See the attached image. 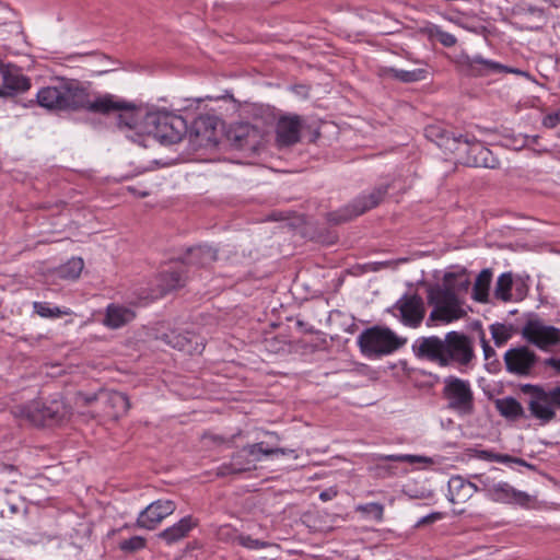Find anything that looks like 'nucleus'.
Masks as SVG:
<instances>
[{"label": "nucleus", "instance_id": "a211bd4d", "mask_svg": "<svg viewBox=\"0 0 560 560\" xmlns=\"http://www.w3.org/2000/svg\"><path fill=\"white\" fill-rule=\"evenodd\" d=\"M176 504L172 500H156L149 504L137 518V525L145 529H154L165 517L173 514Z\"/></svg>", "mask_w": 560, "mask_h": 560}, {"label": "nucleus", "instance_id": "37998d69", "mask_svg": "<svg viewBox=\"0 0 560 560\" xmlns=\"http://www.w3.org/2000/svg\"><path fill=\"white\" fill-rule=\"evenodd\" d=\"M559 124H560V108L557 112L547 115L542 120V125L547 128H555Z\"/></svg>", "mask_w": 560, "mask_h": 560}, {"label": "nucleus", "instance_id": "39448f33", "mask_svg": "<svg viewBox=\"0 0 560 560\" xmlns=\"http://www.w3.org/2000/svg\"><path fill=\"white\" fill-rule=\"evenodd\" d=\"M406 341L389 328L378 326L365 329L358 338L362 353L369 357L390 354L401 348Z\"/></svg>", "mask_w": 560, "mask_h": 560}, {"label": "nucleus", "instance_id": "e2e57ef3", "mask_svg": "<svg viewBox=\"0 0 560 560\" xmlns=\"http://www.w3.org/2000/svg\"><path fill=\"white\" fill-rule=\"evenodd\" d=\"M5 469L13 470V466H5Z\"/></svg>", "mask_w": 560, "mask_h": 560}, {"label": "nucleus", "instance_id": "ea45409f", "mask_svg": "<svg viewBox=\"0 0 560 560\" xmlns=\"http://www.w3.org/2000/svg\"><path fill=\"white\" fill-rule=\"evenodd\" d=\"M144 546H145V540H144V538H142L140 536H133L127 540H124L120 544L121 550L130 551V552L140 550Z\"/></svg>", "mask_w": 560, "mask_h": 560}, {"label": "nucleus", "instance_id": "4c0bfd02", "mask_svg": "<svg viewBox=\"0 0 560 560\" xmlns=\"http://www.w3.org/2000/svg\"><path fill=\"white\" fill-rule=\"evenodd\" d=\"M355 510L363 515L372 516L377 522L383 521L384 506L381 503L372 502L368 504H361L358 505Z\"/></svg>", "mask_w": 560, "mask_h": 560}, {"label": "nucleus", "instance_id": "0e129e2a", "mask_svg": "<svg viewBox=\"0 0 560 560\" xmlns=\"http://www.w3.org/2000/svg\"><path fill=\"white\" fill-rule=\"evenodd\" d=\"M2 23H4V22H3V21H2V19L0 18V24H2Z\"/></svg>", "mask_w": 560, "mask_h": 560}, {"label": "nucleus", "instance_id": "864d4df0", "mask_svg": "<svg viewBox=\"0 0 560 560\" xmlns=\"http://www.w3.org/2000/svg\"><path fill=\"white\" fill-rule=\"evenodd\" d=\"M337 495V491L335 490H326V491H323L320 494H319V499L324 502L328 501V500H331L334 497Z\"/></svg>", "mask_w": 560, "mask_h": 560}, {"label": "nucleus", "instance_id": "20e7f679", "mask_svg": "<svg viewBox=\"0 0 560 560\" xmlns=\"http://www.w3.org/2000/svg\"><path fill=\"white\" fill-rule=\"evenodd\" d=\"M91 113L107 115L118 113L117 124L119 128H128L143 133L141 127L147 113L133 103L121 100L113 94L94 96Z\"/></svg>", "mask_w": 560, "mask_h": 560}, {"label": "nucleus", "instance_id": "393cba45", "mask_svg": "<svg viewBox=\"0 0 560 560\" xmlns=\"http://www.w3.org/2000/svg\"><path fill=\"white\" fill-rule=\"evenodd\" d=\"M135 317L136 313L132 308L119 304H109L103 323L108 328L118 329L132 322Z\"/></svg>", "mask_w": 560, "mask_h": 560}, {"label": "nucleus", "instance_id": "2eb2a0df", "mask_svg": "<svg viewBox=\"0 0 560 560\" xmlns=\"http://www.w3.org/2000/svg\"><path fill=\"white\" fill-rule=\"evenodd\" d=\"M446 366L451 362L468 364L474 358V350L470 339L464 334L451 331L445 335Z\"/></svg>", "mask_w": 560, "mask_h": 560}, {"label": "nucleus", "instance_id": "052dcab7", "mask_svg": "<svg viewBox=\"0 0 560 560\" xmlns=\"http://www.w3.org/2000/svg\"><path fill=\"white\" fill-rule=\"evenodd\" d=\"M10 510H11V512H12V513H15V512H16V508H15L14 505H11V506H10Z\"/></svg>", "mask_w": 560, "mask_h": 560}, {"label": "nucleus", "instance_id": "4be33fe9", "mask_svg": "<svg viewBox=\"0 0 560 560\" xmlns=\"http://www.w3.org/2000/svg\"><path fill=\"white\" fill-rule=\"evenodd\" d=\"M478 490L475 483L464 479L462 476H453L448 481V500L453 504H464Z\"/></svg>", "mask_w": 560, "mask_h": 560}, {"label": "nucleus", "instance_id": "bb28decb", "mask_svg": "<svg viewBox=\"0 0 560 560\" xmlns=\"http://www.w3.org/2000/svg\"><path fill=\"white\" fill-rule=\"evenodd\" d=\"M214 133V119L209 116L198 117L189 131V138L198 141L199 145L212 140Z\"/></svg>", "mask_w": 560, "mask_h": 560}, {"label": "nucleus", "instance_id": "9b49d317", "mask_svg": "<svg viewBox=\"0 0 560 560\" xmlns=\"http://www.w3.org/2000/svg\"><path fill=\"white\" fill-rule=\"evenodd\" d=\"M228 137L234 148L246 153H256L265 143L262 131L245 122L232 126Z\"/></svg>", "mask_w": 560, "mask_h": 560}, {"label": "nucleus", "instance_id": "58836bf2", "mask_svg": "<svg viewBox=\"0 0 560 560\" xmlns=\"http://www.w3.org/2000/svg\"><path fill=\"white\" fill-rule=\"evenodd\" d=\"M490 330L498 347H501L511 338V330L503 324H493L490 326Z\"/></svg>", "mask_w": 560, "mask_h": 560}, {"label": "nucleus", "instance_id": "473e14b6", "mask_svg": "<svg viewBox=\"0 0 560 560\" xmlns=\"http://www.w3.org/2000/svg\"><path fill=\"white\" fill-rule=\"evenodd\" d=\"M383 75L408 83V82H415V81H419V80L423 79L424 70L415 69L411 71H407V70H398V69H394V68H385V69H383Z\"/></svg>", "mask_w": 560, "mask_h": 560}, {"label": "nucleus", "instance_id": "dca6fc26", "mask_svg": "<svg viewBox=\"0 0 560 560\" xmlns=\"http://www.w3.org/2000/svg\"><path fill=\"white\" fill-rule=\"evenodd\" d=\"M424 136L428 140L452 154L459 152L462 147H467V143L462 142L464 136H456L446 125L440 121L428 125L424 129Z\"/></svg>", "mask_w": 560, "mask_h": 560}, {"label": "nucleus", "instance_id": "09e8293b", "mask_svg": "<svg viewBox=\"0 0 560 560\" xmlns=\"http://www.w3.org/2000/svg\"><path fill=\"white\" fill-rule=\"evenodd\" d=\"M443 517V514L441 512H434V513H431L424 517H422L419 522H418V525H423V524H430V523H433L438 520H441Z\"/></svg>", "mask_w": 560, "mask_h": 560}, {"label": "nucleus", "instance_id": "3c124183", "mask_svg": "<svg viewBox=\"0 0 560 560\" xmlns=\"http://www.w3.org/2000/svg\"><path fill=\"white\" fill-rule=\"evenodd\" d=\"M481 342H482L485 358H486V360H488L491 357H493L495 354V352L485 338L481 339Z\"/></svg>", "mask_w": 560, "mask_h": 560}, {"label": "nucleus", "instance_id": "9d476101", "mask_svg": "<svg viewBox=\"0 0 560 560\" xmlns=\"http://www.w3.org/2000/svg\"><path fill=\"white\" fill-rule=\"evenodd\" d=\"M462 142L467 143V147H462L459 152H455V155L463 164L472 167L488 168H494L498 166L499 162L492 152L475 138L470 139L467 136H464Z\"/></svg>", "mask_w": 560, "mask_h": 560}, {"label": "nucleus", "instance_id": "c85d7f7f", "mask_svg": "<svg viewBox=\"0 0 560 560\" xmlns=\"http://www.w3.org/2000/svg\"><path fill=\"white\" fill-rule=\"evenodd\" d=\"M217 260V250L213 249L210 246H197L194 248H190L187 257L186 262L188 265H195V266H208Z\"/></svg>", "mask_w": 560, "mask_h": 560}, {"label": "nucleus", "instance_id": "13d9d810", "mask_svg": "<svg viewBox=\"0 0 560 560\" xmlns=\"http://www.w3.org/2000/svg\"><path fill=\"white\" fill-rule=\"evenodd\" d=\"M129 190L137 194L139 197H147L149 195L147 191H137L133 188H129Z\"/></svg>", "mask_w": 560, "mask_h": 560}, {"label": "nucleus", "instance_id": "4d7b16f0", "mask_svg": "<svg viewBox=\"0 0 560 560\" xmlns=\"http://www.w3.org/2000/svg\"><path fill=\"white\" fill-rule=\"evenodd\" d=\"M11 96V92H9L4 86L0 88V97Z\"/></svg>", "mask_w": 560, "mask_h": 560}, {"label": "nucleus", "instance_id": "4468645a", "mask_svg": "<svg viewBox=\"0 0 560 560\" xmlns=\"http://www.w3.org/2000/svg\"><path fill=\"white\" fill-rule=\"evenodd\" d=\"M481 490L495 502L526 505L530 501V497L526 492L514 489L508 482H494L486 478L481 480Z\"/></svg>", "mask_w": 560, "mask_h": 560}, {"label": "nucleus", "instance_id": "f704fd0d", "mask_svg": "<svg viewBox=\"0 0 560 560\" xmlns=\"http://www.w3.org/2000/svg\"><path fill=\"white\" fill-rule=\"evenodd\" d=\"M163 292H168L184 285L185 278L178 270L165 271L161 276Z\"/></svg>", "mask_w": 560, "mask_h": 560}, {"label": "nucleus", "instance_id": "bf43d9fd", "mask_svg": "<svg viewBox=\"0 0 560 560\" xmlns=\"http://www.w3.org/2000/svg\"><path fill=\"white\" fill-rule=\"evenodd\" d=\"M0 12L1 13H5L7 12L5 7L1 2H0Z\"/></svg>", "mask_w": 560, "mask_h": 560}, {"label": "nucleus", "instance_id": "ddd939ff", "mask_svg": "<svg viewBox=\"0 0 560 560\" xmlns=\"http://www.w3.org/2000/svg\"><path fill=\"white\" fill-rule=\"evenodd\" d=\"M399 312L401 323L408 327L417 328L425 315L423 299L418 294H405L394 305Z\"/></svg>", "mask_w": 560, "mask_h": 560}, {"label": "nucleus", "instance_id": "1a4fd4ad", "mask_svg": "<svg viewBox=\"0 0 560 560\" xmlns=\"http://www.w3.org/2000/svg\"><path fill=\"white\" fill-rule=\"evenodd\" d=\"M262 455V442L244 446L241 451L232 455L229 464H223L218 468V476H229L249 471L256 468V462L260 460Z\"/></svg>", "mask_w": 560, "mask_h": 560}, {"label": "nucleus", "instance_id": "aec40b11", "mask_svg": "<svg viewBox=\"0 0 560 560\" xmlns=\"http://www.w3.org/2000/svg\"><path fill=\"white\" fill-rule=\"evenodd\" d=\"M463 65H464L466 71L470 75H475V77L488 75L492 72H500V71H506V72L526 75V73L521 70L510 69L501 63H498V62H494V61H491L488 59H483L480 56H476V57H471V58L467 57L464 60Z\"/></svg>", "mask_w": 560, "mask_h": 560}, {"label": "nucleus", "instance_id": "0eeeda50", "mask_svg": "<svg viewBox=\"0 0 560 560\" xmlns=\"http://www.w3.org/2000/svg\"><path fill=\"white\" fill-rule=\"evenodd\" d=\"M522 336L529 343L540 350L548 351L560 345V329L546 325L541 319L534 318L526 322L522 328Z\"/></svg>", "mask_w": 560, "mask_h": 560}, {"label": "nucleus", "instance_id": "de8ad7c7", "mask_svg": "<svg viewBox=\"0 0 560 560\" xmlns=\"http://www.w3.org/2000/svg\"><path fill=\"white\" fill-rule=\"evenodd\" d=\"M402 462L409 463V464H416V463H430L431 459L423 456L418 455H402L400 458Z\"/></svg>", "mask_w": 560, "mask_h": 560}, {"label": "nucleus", "instance_id": "c756f323", "mask_svg": "<svg viewBox=\"0 0 560 560\" xmlns=\"http://www.w3.org/2000/svg\"><path fill=\"white\" fill-rule=\"evenodd\" d=\"M492 280V272L490 269H483L477 276L474 289L472 298L480 303L489 302V288Z\"/></svg>", "mask_w": 560, "mask_h": 560}, {"label": "nucleus", "instance_id": "a19ab883", "mask_svg": "<svg viewBox=\"0 0 560 560\" xmlns=\"http://www.w3.org/2000/svg\"><path fill=\"white\" fill-rule=\"evenodd\" d=\"M434 36L439 39V42L445 47H452L456 44V37L447 32H444L440 28H435Z\"/></svg>", "mask_w": 560, "mask_h": 560}, {"label": "nucleus", "instance_id": "f8f14e48", "mask_svg": "<svg viewBox=\"0 0 560 560\" xmlns=\"http://www.w3.org/2000/svg\"><path fill=\"white\" fill-rule=\"evenodd\" d=\"M536 353L526 346L509 349L504 353L506 371L518 376H529L537 363Z\"/></svg>", "mask_w": 560, "mask_h": 560}, {"label": "nucleus", "instance_id": "412c9836", "mask_svg": "<svg viewBox=\"0 0 560 560\" xmlns=\"http://www.w3.org/2000/svg\"><path fill=\"white\" fill-rule=\"evenodd\" d=\"M161 339L166 345L190 354L201 353L205 348L202 342H198V337L190 332L183 335L176 330H171L170 332L163 334Z\"/></svg>", "mask_w": 560, "mask_h": 560}, {"label": "nucleus", "instance_id": "5fc2aeb1", "mask_svg": "<svg viewBox=\"0 0 560 560\" xmlns=\"http://www.w3.org/2000/svg\"><path fill=\"white\" fill-rule=\"evenodd\" d=\"M545 363L560 372V359L549 358L545 361Z\"/></svg>", "mask_w": 560, "mask_h": 560}, {"label": "nucleus", "instance_id": "c9c22d12", "mask_svg": "<svg viewBox=\"0 0 560 560\" xmlns=\"http://www.w3.org/2000/svg\"><path fill=\"white\" fill-rule=\"evenodd\" d=\"M236 542L247 549L270 548L276 551L271 555H276L280 550V546L277 544L254 539L248 535H238L236 537Z\"/></svg>", "mask_w": 560, "mask_h": 560}, {"label": "nucleus", "instance_id": "7c9ffc66", "mask_svg": "<svg viewBox=\"0 0 560 560\" xmlns=\"http://www.w3.org/2000/svg\"><path fill=\"white\" fill-rule=\"evenodd\" d=\"M495 408L501 416L516 420L524 416L525 411L521 402L513 397H504L495 400Z\"/></svg>", "mask_w": 560, "mask_h": 560}, {"label": "nucleus", "instance_id": "603ef678", "mask_svg": "<svg viewBox=\"0 0 560 560\" xmlns=\"http://www.w3.org/2000/svg\"><path fill=\"white\" fill-rule=\"evenodd\" d=\"M476 455L480 459H486V460H491V462L494 460V456H495L494 453H492L490 451H486V450L476 451Z\"/></svg>", "mask_w": 560, "mask_h": 560}, {"label": "nucleus", "instance_id": "423d86ee", "mask_svg": "<svg viewBox=\"0 0 560 560\" xmlns=\"http://www.w3.org/2000/svg\"><path fill=\"white\" fill-rule=\"evenodd\" d=\"M443 385L442 396L448 409L459 416L474 412V393L468 381L451 375L444 378Z\"/></svg>", "mask_w": 560, "mask_h": 560}, {"label": "nucleus", "instance_id": "79ce46f5", "mask_svg": "<svg viewBox=\"0 0 560 560\" xmlns=\"http://www.w3.org/2000/svg\"><path fill=\"white\" fill-rule=\"evenodd\" d=\"M237 536L235 530L229 525L222 526L218 530V538L223 541H236Z\"/></svg>", "mask_w": 560, "mask_h": 560}, {"label": "nucleus", "instance_id": "680f3d73", "mask_svg": "<svg viewBox=\"0 0 560 560\" xmlns=\"http://www.w3.org/2000/svg\"><path fill=\"white\" fill-rule=\"evenodd\" d=\"M271 436H273L275 439L279 440V436L277 433H269Z\"/></svg>", "mask_w": 560, "mask_h": 560}, {"label": "nucleus", "instance_id": "5701e85b", "mask_svg": "<svg viewBox=\"0 0 560 560\" xmlns=\"http://www.w3.org/2000/svg\"><path fill=\"white\" fill-rule=\"evenodd\" d=\"M387 194V186L382 185L374 188L368 195H362L357 198L350 206L351 213L346 215L343 220L351 219L352 217H358L365 211L376 207Z\"/></svg>", "mask_w": 560, "mask_h": 560}, {"label": "nucleus", "instance_id": "f3484780", "mask_svg": "<svg viewBox=\"0 0 560 560\" xmlns=\"http://www.w3.org/2000/svg\"><path fill=\"white\" fill-rule=\"evenodd\" d=\"M445 347V338L441 339L436 336L421 337L413 342L412 351L419 359L446 366Z\"/></svg>", "mask_w": 560, "mask_h": 560}, {"label": "nucleus", "instance_id": "a878e982", "mask_svg": "<svg viewBox=\"0 0 560 560\" xmlns=\"http://www.w3.org/2000/svg\"><path fill=\"white\" fill-rule=\"evenodd\" d=\"M3 86L11 92V95L18 92H25L31 88V81L20 72L19 69L10 66H3L0 69Z\"/></svg>", "mask_w": 560, "mask_h": 560}, {"label": "nucleus", "instance_id": "cd10ccee", "mask_svg": "<svg viewBox=\"0 0 560 560\" xmlns=\"http://www.w3.org/2000/svg\"><path fill=\"white\" fill-rule=\"evenodd\" d=\"M195 526L196 523L194 520L190 516H186L173 526L162 530L159 534V537L165 540L166 544L171 545L185 538Z\"/></svg>", "mask_w": 560, "mask_h": 560}, {"label": "nucleus", "instance_id": "f03ea898", "mask_svg": "<svg viewBox=\"0 0 560 560\" xmlns=\"http://www.w3.org/2000/svg\"><path fill=\"white\" fill-rule=\"evenodd\" d=\"M52 85L42 88L36 94L37 104L49 110L91 112L93 100L86 86L73 79L58 78Z\"/></svg>", "mask_w": 560, "mask_h": 560}, {"label": "nucleus", "instance_id": "b1692460", "mask_svg": "<svg viewBox=\"0 0 560 560\" xmlns=\"http://www.w3.org/2000/svg\"><path fill=\"white\" fill-rule=\"evenodd\" d=\"M101 400L105 404L106 413L116 419L126 415L130 408L129 398L120 392L102 390Z\"/></svg>", "mask_w": 560, "mask_h": 560}, {"label": "nucleus", "instance_id": "c03bdc74", "mask_svg": "<svg viewBox=\"0 0 560 560\" xmlns=\"http://www.w3.org/2000/svg\"><path fill=\"white\" fill-rule=\"evenodd\" d=\"M101 394H102V390L98 392L97 394H93V395L79 394L78 398H77V402L82 404V405H90L93 401L101 399Z\"/></svg>", "mask_w": 560, "mask_h": 560}, {"label": "nucleus", "instance_id": "49530a36", "mask_svg": "<svg viewBox=\"0 0 560 560\" xmlns=\"http://www.w3.org/2000/svg\"><path fill=\"white\" fill-rule=\"evenodd\" d=\"M493 462H499V463H516V464H520V465H526V463L523 459L514 458V457H512L510 455H504V454H495Z\"/></svg>", "mask_w": 560, "mask_h": 560}, {"label": "nucleus", "instance_id": "e433bc0d", "mask_svg": "<svg viewBox=\"0 0 560 560\" xmlns=\"http://www.w3.org/2000/svg\"><path fill=\"white\" fill-rule=\"evenodd\" d=\"M35 312L42 317H60L62 315H70L71 312L69 310H60L59 307H51L50 304L45 302H35L34 303Z\"/></svg>", "mask_w": 560, "mask_h": 560}, {"label": "nucleus", "instance_id": "6e6d98bb", "mask_svg": "<svg viewBox=\"0 0 560 560\" xmlns=\"http://www.w3.org/2000/svg\"><path fill=\"white\" fill-rule=\"evenodd\" d=\"M401 457H402V455H387V456H384V459L392 460V462H402V459H399Z\"/></svg>", "mask_w": 560, "mask_h": 560}, {"label": "nucleus", "instance_id": "a18cd8bd", "mask_svg": "<svg viewBox=\"0 0 560 560\" xmlns=\"http://www.w3.org/2000/svg\"><path fill=\"white\" fill-rule=\"evenodd\" d=\"M293 453H294L293 450H288V448H282V447L267 448L262 445V455H265V456L277 455V454L288 455V454H293Z\"/></svg>", "mask_w": 560, "mask_h": 560}, {"label": "nucleus", "instance_id": "6e6552de", "mask_svg": "<svg viewBox=\"0 0 560 560\" xmlns=\"http://www.w3.org/2000/svg\"><path fill=\"white\" fill-rule=\"evenodd\" d=\"M527 404L530 415L541 423L552 421L556 418V409L560 408V386L537 390L535 396L529 397Z\"/></svg>", "mask_w": 560, "mask_h": 560}, {"label": "nucleus", "instance_id": "6ab92c4d", "mask_svg": "<svg viewBox=\"0 0 560 560\" xmlns=\"http://www.w3.org/2000/svg\"><path fill=\"white\" fill-rule=\"evenodd\" d=\"M303 120L298 115H283L276 126L278 147H291L300 141Z\"/></svg>", "mask_w": 560, "mask_h": 560}, {"label": "nucleus", "instance_id": "f257e3e1", "mask_svg": "<svg viewBox=\"0 0 560 560\" xmlns=\"http://www.w3.org/2000/svg\"><path fill=\"white\" fill-rule=\"evenodd\" d=\"M469 284V277L465 270L445 273L443 285L431 288L428 291V302L433 306V310L429 315L427 325L431 327L438 322L448 324L464 318L467 311L457 291H466Z\"/></svg>", "mask_w": 560, "mask_h": 560}, {"label": "nucleus", "instance_id": "8fccbe9b", "mask_svg": "<svg viewBox=\"0 0 560 560\" xmlns=\"http://www.w3.org/2000/svg\"><path fill=\"white\" fill-rule=\"evenodd\" d=\"M542 389H544V387L537 386V385H532V384H525L522 386V392L525 394H529V397L535 396L537 390H542Z\"/></svg>", "mask_w": 560, "mask_h": 560}, {"label": "nucleus", "instance_id": "7ed1b4c3", "mask_svg": "<svg viewBox=\"0 0 560 560\" xmlns=\"http://www.w3.org/2000/svg\"><path fill=\"white\" fill-rule=\"evenodd\" d=\"M141 131L161 143L172 144L183 139L188 132V127L182 116L158 110L145 114Z\"/></svg>", "mask_w": 560, "mask_h": 560}, {"label": "nucleus", "instance_id": "2f4dec72", "mask_svg": "<svg viewBox=\"0 0 560 560\" xmlns=\"http://www.w3.org/2000/svg\"><path fill=\"white\" fill-rule=\"evenodd\" d=\"M512 285L513 276L511 272H505L499 276L494 287V298L504 303L512 300Z\"/></svg>", "mask_w": 560, "mask_h": 560}, {"label": "nucleus", "instance_id": "72a5a7b5", "mask_svg": "<svg viewBox=\"0 0 560 560\" xmlns=\"http://www.w3.org/2000/svg\"><path fill=\"white\" fill-rule=\"evenodd\" d=\"M84 267L82 258H71L58 269V276L62 279L74 280L79 278Z\"/></svg>", "mask_w": 560, "mask_h": 560}]
</instances>
